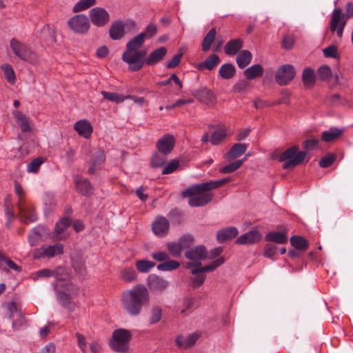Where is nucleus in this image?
<instances>
[{"label": "nucleus", "mask_w": 353, "mask_h": 353, "mask_svg": "<svg viewBox=\"0 0 353 353\" xmlns=\"http://www.w3.org/2000/svg\"><path fill=\"white\" fill-rule=\"evenodd\" d=\"M12 114L22 132H27L31 131L30 120L23 113L19 110H14Z\"/></svg>", "instance_id": "obj_28"}, {"label": "nucleus", "mask_w": 353, "mask_h": 353, "mask_svg": "<svg viewBox=\"0 0 353 353\" xmlns=\"http://www.w3.org/2000/svg\"><path fill=\"white\" fill-rule=\"evenodd\" d=\"M74 129L77 132L79 136L85 139L89 138L93 131L91 123L85 119L77 121L74 125Z\"/></svg>", "instance_id": "obj_22"}, {"label": "nucleus", "mask_w": 353, "mask_h": 353, "mask_svg": "<svg viewBox=\"0 0 353 353\" xmlns=\"http://www.w3.org/2000/svg\"><path fill=\"white\" fill-rule=\"evenodd\" d=\"M57 299L61 304L70 311H73L75 309V303L72 301L70 295L63 292H59L57 293Z\"/></svg>", "instance_id": "obj_35"}, {"label": "nucleus", "mask_w": 353, "mask_h": 353, "mask_svg": "<svg viewBox=\"0 0 353 353\" xmlns=\"http://www.w3.org/2000/svg\"><path fill=\"white\" fill-rule=\"evenodd\" d=\"M262 239L261 234L257 230H251L240 236L236 241L237 244L247 245L258 243Z\"/></svg>", "instance_id": "obj_20"}, {"label": "nucleus", "mask_w": 353, "mask_h": 353, "mask_svg": "<svg viewBox=\"0 0 353 353\" xmlns=\"http://www.w3.org/2000/svg\"><path fill=\"white\" fill-rule=\"evenodd\" d=\"M236 72L234 65L231 63H225L221 66L219 70V75L224 79H230L232 78Z\"/></svg>", "instance_id": "obj_36"}, {"label": "nucleus", "mask_w": 353, "mask_h": 353, "mask_svg": "<svg viewBox=\"0 0 353 353\" xmlns=\"http://www.w3.org/2000/svg\"><path fill=\"white\" fill-rule=\"evenodd\" d=\"M247 145L245 143H236L234 144L229 152L226 154V158L228 160H232L243 154H244L247 150Z\"/></svg>", "instance_id": "obj_31"}, {"label": "nucleus", "mask_w": 353, "mask_h": 353, "mask_svg": "<svg viewBox=\"0 0 353 353\" xmlns=\"http://www.w3.org/2000/svg\"><path fill=\"white\" fill-rule=\"evenodd\" d=\"M97 3V0H79L72 8L74 12L85 10Z\"/></svg>", "instance_id": "obj_42"}, {"label": "nucleus", "mask_w": 353, "mask_h": 353, "mask_svg": "<svg viewBox=\"0 0 353 353\" xmlns=\"http://www.w3.org/2000/svg\"><path fill=\"white\" fill-rule=\"evenodd\" d=\"M143 36V34H139L131 39L126 44V48L130 50H139L145 41Z\"/></svg>", "instance_id": "obj_39"}, {"label": "nucleus", "mask_w": 353, "mask_h": 353, "mask_svg": "<svg viewBox=\"0 0 353 353\" xmlns=\"http://www.w3.org/2000/svg\"><path fill=\"white\" fill-rule=\"evenodd\" d=\"M162 310L160 307H156L152 310V316L150 319L151 323H156L161 320Z\"/></svg>", "instance_id": "obj_62"}, {"label": "nucleus", "mask_w": 353, "mask_h": 353, "mask_svg": "<svg viewBox=\"0 0 353 353\" xmlns=\"http://www.w3.org/2000/svg\"><path fill=\"white\" fill-rule=\"evenodd\" d=\"M277 252V247L273 244L269 243L265 246L263 255L267 258L273 259Z\"/></svg>", "instance_id": "obj_56"}, {"label": "nucleus", "mask_w": 353, "mask_h": 353, "mask_svg": "<svg viewBox=\"0 0 353 353\" xmlns=\"http://www.w3.org/2000/svg\"><path fill=\"white\" fill-rule=\"evenodd\" d=\"M183 245L181 243H168L167 248L169 250L170 253L172 256L178 257L181 256L182 250L183 249Z\"/></svg>", "instance_id": "obj_49"}, {"label": "nucleus", "mask_w": 353, "mask_h": 353, "mask_svg": "<svg viewBox=\"0 0 353 353\" xmlns=\"http://www.w3.org/2000/svg\"><path fill=\"white\" fill-rule=\"evenodd\" d=\"M263 73V68L260 64H254L243 71L245 77L248 80L260 77Z\"/></svg>", "instance_id": "obj_29"}, {"label": "nucleus", "mask_w": 353, "mask_h": 353, "mask_svg": "<svg viewBox=\"0 0 353 353\" xmlns=\"http://www.w3.org/2000/svg\"><path fill=\"white\" fill-rule=\"evenodd\" d=\"M336 157L334 154H328L323 157L319 161V165L321 168H326L330 166L335 161Z\"/></svg>", "instance_id": "obj_59"}, {"label": "nucleus", "mask_w": 353, "mask_h": 353, "mask_svg": "<svg viewBox=\"0 0 353 353\" xmlns=\"http://www.w3.org/2000/svg\"><path fill=\"white\" fill-rule=\"evenodd\" d=\"M131 333L125 329H117L112 332V339L110 341V347L118 352H125L129 348V342Z\"/></svg>", "instance_id": "obj_4"}, {"label": "nucleus", "mask_w": 353, "mask_h": 353, "mask_svg": "<svg viewBox=\"0 0 353 353\" xmlns=\"http://www.w3.org/2000/svg\"><path fill=\"white\" fill-rule=\"evenodd\" d=\"M185 255L189 260L199 261L207 258L208 252L204 246L199 245L188 250Z\"/></svg>", "instance_id": "obj_21"}, {"label": "nucleus", "mask_w": 353, "mask_h": 353, "mask_svg": "<svg viewBox=\"0 0 353 353\" xmlns=\"http://www.w3.org/2000/svg\"><path fill=\"white\" fill-rule=\"evenodd\" d=\"M226 137V130L221 128L215 130L211 136L210 142L213 145L219 144Z\"/></svg>", "instance_id": "obj_44"}, {"label": "nucleus", "mask_w": 353, "mask_h": 353, "mask_svg": "<svg viewBox=\"0 0 353 353\" xmlns=\"http://www.w3.org/2000/svg\"><path fill=\"white\" fill-rule=\"evenodd\" d=\"M180 263L176 261L170 260L157 265V270L159 271H172L176 270Z\"/></svg>", "instance_id": "obj_46"}, {"label": "nucleus", "mask_w": 353, "mask_h": 353, "mask_svg": "<svg viewBox=\"0 0 353 353\" xmlns=\"http://www.w3.org/2000/svg\"><path fill=\"white\" fill-rule=\"evenodd\" d=\"M145 50H130L126 48V50L122 55V59L124 62L129 64V70L133 72L139 70L144 65V61L142 59L145 56Z\"/></svg>", "instance_id": "obj_5"}, {"label": "nucleus", "mask_w": 353, "mask_h": 353, "mask_svg": "<svg viewBox=\"0 0 353 353\" xmlns=\"http://www.w3.org/2000/svg\"><path fill=\"white\" fill-rule=\"evenodd\" d=\"M201 336V334L198 332L189 334L186 338L179 334L175 339L177 347L182 349H188L192 347Z\"/></svg>", "instance_id": "obj_15"}, {"label": "nucleus", "mask_w": 353, "mask_h": 353, "mask_svg": "<svg viewBox=\"0 0 353 353\" xmlns=\"http://www.w3.org/2000/svg\"><path fill=\"white\" fill-rule=\"evenodd\" d=\"M101 94L105 99L116 103H122L125 99L132 97L131 95L124 97L123 95L119 94L115 92H109L106 91H102Z\"/></svg>", "instance_id": "obj_37"}, {"label": "nucleus", "mask_w": 353, "mask_h": 353, "mask_svg": "<svg viewBox=\"0 0 353 353\" xmlns=\"http://www.w3.org/2000/svg\"><path fill=\"white\" fill-rule=\"evenodd\" d=\"M166 155L154 154L151 159V165L152 167L158 168L163 165L166 161Z\"/></svg>", "instance_id": "obj_54"}, {"label": "nucleus", "mask_w": 353, "mask_h": 353, "mask_svg": "<svg viewBox=\"0 0 353 353\" xmlns=\"http://www.w3.org/2000/svg\"><path fill=\"white\" fill-rule=\"evenodd\" d=\"M319 140L316 139H307L304 141L303 147L305 150H310L318 148Z\"/></svg>", "instance_id": "obj_64"}, {"label": "nucleus", "mask_w": 353, "mask_h": 353, "mask_svg": "<svg viewBox=\"0 0 353 353\" xmlns=\"http://www.w3.org/2000/svg\"><path fill=\"white\" fill-rule=\"evenodd\" d=\"M14 185L15 194L18 197L17 208L20 211L21 216L24 217V216H26V211L30 210V208H28V206L26 205L27 202L25 200V192L23 188L17 181H14Z\"/></svg>", "instance_id": "obj_17"}, {"label": "nucleus", "mask_w": 353, "mask_h": 353, "mask_svg": "<svg viewBox=\"0 0 353 353\" xmlns=\"http://www.w3.org/2000/svg\"><path fill=\"white\" fill-rule=\"evenodd\" d=\"M220 62V59L216 54H212L208 57L204 61L203 65L205 68L212 70Z\"/></svg>", "instance_id": "obj_51"}, {"label": "nucleus", "mask_w": 353, "mask_h": 353, "mask_svg": "<svg viewBox=\"0 0 353 353\" xmlns=\"http://www.w3.org/2000/svg\"><path fill=\"white\" fill-rule=\"evenodd\" d=\"M343 128L332 127L327 130H325L322 132L321 140L325 142H331L335 141L343 134Z\"/></svg>", "instance_id": "obj_25"}, {"label": "nucleus", "mask_w": 353, "mask_h": 353, "mask_svg": "<svg viewBox=\"0 0 353 353\" xmlns=\"http://www.w3.org/2000/svg\"><path fill=\"white\" fill-rule=\"evenodd\" d=\"M157 32V28L156 25L153 23L149 24L146 28L144 32H141L140 34H143V39L145 40L146 39H150L154 37Z\"/></svg>", "instance_id": "obj_58"}, {"label": "nucleus", "mask_w": 353, "mask_h": 353, "mask_svg": "<svg viewBox=\"0 0 353 353\" xmlns=\"http://www.w3.org/2000/svg\"><path fill=\"white\" fill-rule=\"evenodd\" d=\"M175 145V139L173 135L166 134L161 137L156 143V148L158 151L163 154L168 155L174 149Z\"/></svg>", "instance_id": "obj_13"}, {"label": "nucleus", "mask_w": 353, "mask_h": 353, "mask_svg": "<svg viewBox=\"0 0 353 353\" xmlns=\"http://www.w3.org/2000/svg\"><path fill=\"white\" fill-rule=\"evenodd\" d=\"M68 26L74 32L84 34L89 30L90 23L88 17L78 14L69 19Z\"/></svg>", "instance_id": "obj_7"}, {"label": "nucleus", "mask_w": 353, "mask_h": 353, "mask_svg": "<svg viewBox=\"0 0 353 353\" xmlns=\"http://www.w3.org/2000/svg\"><path fill=\"white\" fill-rule=\"evenodd\" d=\"M0 268L3 270H12L15 272H20L21 268L20 266L14 263L10 259L7 258L0 251Z\"/></svg>", "instance_id": "obj_33"}, {"label": "nucleus", "mask_w": 353, "mask_h": 353, "mask_svg": "<svg viewBox=\"0 0 353 353\" xmlns=\"http://www.w3.org/2000/svg\"><path fill=\"white\" fill-rule=\"evenodd\" d=\"M216 34V29L214 28H213L208 32V34L203 38V43H202V50L204 52L208 51L210 48L212 43L214 41Z\"/></svg>", "instance_id": "obj_41"}, {"label": "nucleus", "mask_w": 353, "mask_h": 353, "mask_svg": "<svg viewBox=\"0 0 353 353\" xmlns=\"http://www.w3.org/2000/svg\"><path fill=\"white\" fill-rule=\"evenodd\" d=\"M205 280V276L201 274H196V276L191 279L192 286L193 288H197L203 285Z\"/></svg>", "instance_id": "obj_63"}, {"label": "nucleus", "mask_w": 353, "mask_h": 353, "mask_svg": "<svg viewBox=\"0 0 353 353\" xmlns=\"http://www.w3.org/2000/svg\"><path fill=\"white\" fill-rule=\"evenodd\" d=\"M121 276L123 281L130 283L137 279V272L132 268H125L122 270Z\"/></svg>", "instance_id": "obj_50"}, {"label": "nucleus", "mask_w": 353, "mask_h": 353, "mask_svg": "<svg viewBox=\"0 0 353 353\" xmlns=\"http://www.w3.org/2000/svg\"><path fill=\"white\" fill-rule=\"evenodd\" d=\"M295 74L294 67L290 64H285L278 68L275 74V81L280 85H285L294 79Z\"/></svg>", "instance_id": "obj_9"}, {"label": "nucleus", "mask_w": 353, "mask_h": 353, "mask_svg": "<svg viewBox=\"0 0 353 353\" xmlns=\"http://www.w3.org/2000/svg\"><path fill=\"white\" fill-rule=\"evenodd\" d=\"M71 225V221L68 218H63L57 223L54 232V236L57 240L65 239L69 234L67 228Z\"/></svg>", "instance_id": "obj_18"}, {"label": "nucleus", "mask_w": 353, "mask_h": 353, "mask_svg": "<svg viewBox=\"0 0 353 353\" xmlns=\"http://www.w3.org/2000/svg\"><path fill=\"white\" fill-rule=\"evenodd\" d=\"M76 185L77 190L84 196H89L92 193V187L86 179L76 178Z\"/></svg>", "instance_id": "obj_30"}, {"label": "nucleus", "mask_w": 353, "mask_h": 353, "mask_svg": "<svg viewBox=\"0 0 353 353\" xmlns=\"http://www.w3.org/2000/svg\"><path fill=\"white\" fill-rule=\"evenodd\" d=\"M170 228L168 220L163 216L157 217L152 223V230L154 234L159 236L163 237L167 234Z\"/></svg>", "instance_id": "obj_16"}, {"label": "nucleus", "mask_w": 353, "mask_h": 353, "mask_svg": "<svg viewBox=\"0 0 353 353\" xmlns=\"http://www.w3.org/2000/svg\"><path fill=\"white\" fill-rule=\"evenodd\" d=\"M26 205L28 206V208H30V210H28L26 211V216H24V217H22V216H21L20 211L19 210V216L23 223L28 224V223H32V222H34L35 221H37V216L36 212H34V209L33 206L31 204L28 203H26Z\"/></svg>", "instance_id": "obj_40"}, {"label": "nucleus", "mask_w": 353, "mask_h": 353, "mask_svg": "<svg viewBox=\"0 0 353 353\" xmlns=\"http://www.w3.org/2000/svg\"><path fill=\"white\" fill-rule=\"evenodd\" d=\"M10 47L14 54L23 61L34 63L37 60V54L26 45L16 39H11Z\"/></svg>", "instance_id": "obj_6"}, {"label": "nucleus", "mask_w": 353, "mask_h": 353, "mask_svg": "<svg viewBox=\"0 0 353 353\" xmlns=\"http://www.w3.org/2000/svg\"><path fill=\"white\" fill-rule=\"evenodd\" d=\"M228 177L216 181H210L202 183H196L188 188L182 192L183 197H189L188 203L192 207L203 206L210 202L214 194L209 191L219 188L230 182Z\"/></svg>", "instance_id": "obj_1"}, {"label": "nucleus", "mask_w": 353, "mask_h": 353, "mask_svg": "<svg viewBox=\"0 0 353 353\" xmlns=\"http://www.w3.org/2000/svg\"><path fill=\"white\" fill-rule=\"evenodd\" d=\"M323 54L325 57L339 58L337 48L334 46H330L323 49Z\"/></svg>", "instance_id": "obj_60"}, {"label": "nucleus", "mask_w": 353, "mask_h": 353, "mask_svg": "<svg viewBox=\"0 0 353 353\" xmlns=\"http://www.w3.org/2000/svg\"><path fill=\"white\" fill-rule=\"evenodd\" d=\"M168 285V281L156 274H150L148 278V285L151 290L162 292Z\"/></svg>", "instance_id": "obj_19"}, {"label": "nucleus", "mask_w": 353, "mask_h": 353, "mask_svg": "<svg viewBox=\"0 0 353 353\" xmlns=\"http://www.w3.org/2000/svg\"><path fill=\"white\" fill-rule=\"evenodd\" d=\"M265 239L267 241L274 242L278 244H284L288 241L287 232H275L272 231L266 234Z\"/></svg>", "instance_id": "obj_27"}, {"label": "nucleus", "mask_w": 353, "mask_h": 353, "mask_svg": "<svg viewBox=\"0 0 353 353\" xmlns=\"http://www.w3.org/2000/svg\"><path fill=\"white\" fill-rule=\"evenodd\" d=\"M237 234L238 230L235 227H228L219 230L216 234V239L220 243H222L234 238Z\"/></svg>", "instance_id": "obj_26"}, {"label": "nucleus", "mask_w": 353, "mask_h": 353, "mask_svg": "<svg viewBox=\"0 0 353 353\" xmlns=\"http://www.w3.org/2000/svg\"><path fill=\"white\" fill-rule=\"evenodd\" d=\"M136 268L137 270L142 273L148 272L155 266V263L148 260H139L136 262Z\"/></svg>", "instance_id": "obj_45"}, {"label": "nucleus", "mask_w": 353, "mask_h": 353, "mask_svg": "<svg viewBox=\"0 0 353 353\" xmlns=\"http://www.w3.org/2000/svg\"><path fill=\"white\" fill-rule=\"evenodd\" d=\"M89 17L92 24L97 27L105 26L110 19L108 12L101 7H95L90 10Z\"/></svg>", "instance_id": "obj_11"}, {"label": "nucleus", "mask_w": 353, "mask_h": 353, "mask_svg": "<svg viewBox=\"0 0 353 353\" xmlns=\"http://www.w3.org/2000/svg\"><path fill=\"white\" fill-rule=\"evenodd\" d=\"M63 253V245L55 243L54 245H43L37 249L34 256L37 259H50Z\"/></svg>", "instance_id": "obj_10"}, {"label": "nucleus", "mask_w": 353, "mask_h": 353, "mask_svg": "<svg viewBox=\"0 0 353 353\" xmlns=\"http://www.w3.org/2000/svg\"><path fill=\"white\" fill-rule=\"evenodd\" d=\"M290 243L294 248L298 250H305L309 246L307 241L305 238L299 236H292Z\"/></svg>", "instance_id": "obj_43"}, {"label": "nucleus", "mask_w": 353, "mask_h": 353, "mask_svg": "<svg viewBox=\"0 0 353 353\" xmlns=\"http://www.w3.org/2000/svg\"><path fill=\"white\" fill-rule=\"evenodd\" d=\"M243 160H237L220 169L221 173H231L237 170L243 164Z\"/></svg>", "instance_id": "obj_52"}, {"label": "nucleus", "mask_w": 353, "mask_h": 353, "mask_svg": "<svg viewBox=\"0 0 353 353\" xmlns=\"http://www.w3.org/2000/svg\"><path fill=\"white\" fill-rule=\"evenodd\" d=\"M307 156L306 152H299L296 145L292 146L285 150L279 157L280 162L285 161L283 164V169H288L301 164Z\"/></svg>", "instance_id": "obj_3"}, {"label": "nucleus", "mask_w": 353, "mask_h": 353, "mask_svg": "<svg viewBox=\"0 0 353 353\" xmlns=\"http://www.w3.org/2000/svg\"><path fill=\"white\" fill-rule=\"evenodd\" d=\"M318 76L321 80H326L332 75V71L329 66L323 65L318 69Z\"/></svg>", "instance_id": "obj_55"}, {"label": "nucleus", "mask_w": 353, "mask_h": 353, "mask_svg": "<svg viewBox=\"0 0 353 353\" xmlns=\"http://www.w3.org/2000/svg\"><path fill=\"white\" fill-rule=\"evenodd\" d=\"M346 24V19L343 16L342 9L335 8L331 16L330 28L332 32H336L338 37L341 38Z\"/></svg>", "instance_id": "obj_8"}, {"label": "nucleus", "mask_w": 353, "mask_h": 353, "mask_svg": "<svg viewBox=\"0 0 353 353\" xmlns=\"http://www.w3.org/2000/svg\"><path fill=\"white\" fill-rule=\"evenodd\" d=\"M252 59V55L249 50H244L241 51L236 57V63L238 67L241 69L245 68L250 63Z\"/></svg>", "instance_id": "obj_34"}, {"label": "nucleus", "mask_w": 353, "mask_h": 353, "mask_svg": "<svg viewBox=\"0 0 353 353\" xmlns=\"http://www.w3.org/2000/svg\"><path fill=\"white\" fill-rule=\"evenodd\" d=\"M1 69L4 72L6 80L12 85L16 82V77L14 72L9 64H4L1 65Z\"/></svg>", "instance_id": "obj_48"}, {"label": "nucleus", "mask_w": 353, "mask_h": 353, "mask_svg": "<svg viewBox=\"0 0 353 353\" xmlns=\"http://www.w3.org/2000/svg\"><path fill=\"white\" fill-rule=\"evenodd\" d=\"M43 163L42 158H37L27 165L28 172L37 173L41 164Z\"/></svg>", "instance_id": "obj_53"}, {"label": "nucleus", "mask_w": 353, "mask_h": 353, "mask_svg": "<svg viewBox=\"0 0 353 353\" xmlns=\"http://www.w3.org/2000/svg\"><path fill=\"white\" fill-rule=\"evenodd\" d=\"M179 166V163L177 160H172L168 164H167L163 171V174H169L174 172Z\"/></svg>", "instance_id": "obj_57"}, {"label": "nucleus", "mask_w": 353, "mask_h": 353, "mask_svg": "<svg viewBox=\"0 0 353 353\" xmlns=\"http://www.w3.org/2000/svg\"><path fill=\"white\" fill-rule=\"evenodd\" d=\"M302 79L303 84L307 88H312L315 83V74L313 70L306 68L303 72Z\"/></svg>", "instance_id": "obj_38"}, {"label": "nucleus", "mask_w": 353, "mask_h": 353, "mask_svg": "<svg viewBox=\"0 0 353 353\" xmlns=\"http://www.w3.org/2000/svg\"><path fill=\"white\" fill-rule=\"evenodd\" d=\"M191 94L196 99L206 105H212L216 102V97L214 92L207 87H201L194 90Z\"/></svg>", "instance_id": "obj_12"}, {"label": "nucleus", "mask_w": 353, "mask_h": 353, "mask_svg": "<svg viewBox=\"0 0 353 353\" xmlns=\"http://www.w3.org/2000/svg\"><path fill=\"white\" fill-rule=\"evenodd\" d=\"M105 159V154L102 150H98L96 154L93 156L92 158V166L88 169V172L90 174L94 173V167L100 165L101 163L104 162Z\"/></svg>", "instance_id": "obj_47"}, {"label": "nucleus", "mask_w": 353, "mask_h": 353, "mask_svg": "<svg viewBox=\"0 0 353 353\" xmlns=\"http://www.w3.org/2000/svg\"><path fill=\"white\" fill-rule=\"evenodd\" d=\"M149 300L148 289L143 285H137L122 294L121 301L124 310L132 316L138 315L143 305Z\"/></svg>", "instance_id": "obj_2"}, {"label": "nucleus", "mask_w": 353, "mask_h": 353, "mask_svg": "<svg viewBox=\"0 0 353 353\" xmlns=\"http://www.w3.org/2000/svg\"><path fill=\"white\" fill-rule=\"evenodd\" d=\"M224 262L223 258H219L216 260L214 261L211 264L201 267V263H188L187 268H192L191 272L192 274H198L199 273L203 272H210L215 270L216 268L219 267Z\"/></svg>", "instance_id": "obj_14"}, {"label": "nucleus", "mask_w": 353, "mask_h": 353, "mask_svg": "<svg viewBox=\"0 0 353 353\" xmlns=\"http://www.w3.org/2000/svg\"><path fill=\"white\" fill-rule=\"evenodd\" d=\"M294 41L295 39L293 35H285L283 39V46L285 49H291L294 46Z\"/></svg>", "instance_id": "obj_61"}, {"label": "nucleus", "mask_w": 353, "mask_h": 353, "mask_svg": "<svg viewBox=\"0 0 353 353\" xmlns=\"http://www.w3.org/2000/svg\"><path fill=\"white\" fill-rule=\"evenodd\" d=\"M243 47V41L240 39L229 41L225 46V53L228 55H234Z\"/></svg>", "instance_id": "obj_32"}, {"label": "nucleus", "mask_w": 353, "mask_h": 353, "mask_svg": "<svg viewBox=\"0 0 353 353\" xmlns=\"http://www.w3.org/2000/svg\"><path fill=\"white\" fill-rule=\"evenodd\" d=\"M110 37L113 40L121 39L125 34V24L122 21H114L109 28Z\"/></svg>", "instance_id": "obj_23"}, {"label": "nucleus", "mask_w": 353, "mask_h": 353, "mask_svg": "<svg viewBox=\"0 0 353 353\" xmlns=\"http://www.w3.org/2000/svg\"><path fill=\"white\" fill-rule=\"evenodd\" d=\"M166 53L167 49L165 47H160L154 50L144 60L145 64L152 65L158 63L165 56Z\"/></svg>", "instance_id": "obj_24"}]
</instances>
